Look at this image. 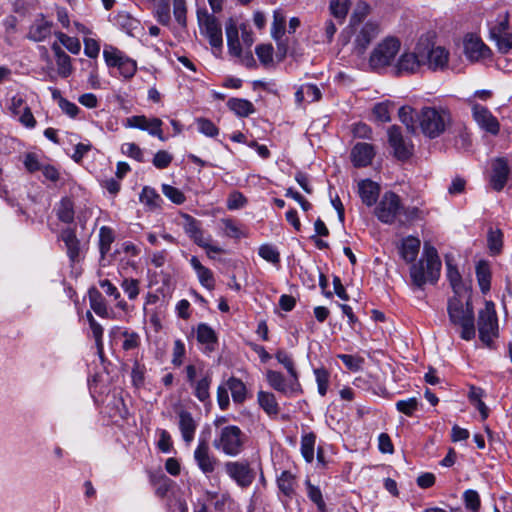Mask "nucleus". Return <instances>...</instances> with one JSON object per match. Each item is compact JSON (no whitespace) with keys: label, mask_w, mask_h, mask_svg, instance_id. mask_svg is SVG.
I'll use <instances>...</instances> for the list:
<instances>
[{"label":"nucleus","mask_w":512,"mask_h":512,"mask_svg":"<svg viewBox=\"0 0 512 512\" xmlns=\"http://www.w3.org/2000/svg\"><path fill=\"white\" fill-rule=\"evenodd\" d=\"M448 315L454 325L461 327V338L471 340L475 337L474 311L471 305V293L466 297L454 295L448 301Z\"/></svg>","instance_id":"1"},{"label":"nucleus","mask_w":512,"mask_h":512,"mask_svg":"<svg viewBox=\"0 0 512 512\" xmlns=\"http://www.w3.org/2000/svg\"><path fill=\"white\" fill-rule=\"evenodd\" d=\"M441 261L437 250L429 243L424 244L423 258L410 267V277L414 285L422 287L427 280L432 282L438 279Z\"/></svg>","instance_id":"2"},{"label":"nucleus","mask_w":512,"mask_h":512,"mask_svg":"<svg viewBox=\"0 0 512 512\" xmlns=\"http://www.w3.org/2000/svg\"><path fill=\"white\" fill-rule=\"evenodd\" d=\"M246 441L247 437L240 427L226 425L217 431L213 447L226 456L236 457L243 452Z\"/></svg>","instance_id":"3"},{"label":"nucleus","mask_w":512,"mask_h":512,"mask_svg":"<svg viewBox=\"0 0 512 512\" xmlns=\"http://www.w3.org/2000/svg\"><path fill=\"white\" fill-rule=\"evenodd\" d=\"M422 133L433 139L440 136L450 123L449 112L442 107H424L417 114Z\"/></svg>","instance_id":"4"},{"label":"nucleus","mask_w":512,"mask_h":512,"mask_svg":"<svg viewBox=\"0 0 512 512\" xmlns=\"http://www.w3.org/2000/svg\"><path fill=\"white\" fill-rule=\"evenodd\" d=\"M401 47L398 38L389 36L380 41L371 51L369 56V66L373 70L384 69L395 63Z\"/></svg>","instance_id":"5"},{"label":"nucleus","mask_w":512,"mask_h":512,"mask_svg":"<svg viewBox=\"0 0 512 512\" xmlns=\"http://www.w3.org/2000/svg\"><path fill=\"white\" fill-rule=\"evenodd\" d=\"M351 28L353 52L363 56L370 44L380 35L381 26L377 21L369 20L354 24Z\"/></svg>","instance_id":"6"},{"label":"nucleus","mask_w":512,"mask_h":512,"mask_svg":"<svg viewBox=\"0 0 512 512\" xmlns=\"http://www.w3.org/2000/svg\"><path fill=\"white\" fill-rule=\"evenodd\" d=\"M402 209L400 197L394 192H385L375 208V215L382 223L392 224L401 215Z\"/></svg>","instance_id":"7"},{"label":"nucleus","mask_w":512,"mask_h":512,"mask_svg":"<svg viewBox=\"0 0 512 512\" xmlns=\"http://www.w3.org/2000/svg\"><path fill=\"white\" fill-rule=\"evenodd\" d=\"M478 330L480 339L490 344L498 332V321L493 302H486L485 308L479 312Z\"/></svg>","instance_id":"8"},{"label":"nucleus","mask_w":512,"mask_h":512,"mask_svg":"<svg viewBox=\"0 0 512 512\" xmlns=\"http://www.w3.org/2000/svg\"><path fill=\"white\" fill-rule=\"evenodd\" d=\"M423 68L420 57V43L412 51H404L393 65L396 76H407L421 72Z\"/></svg>","instance_id":"9"},{"label":"nucleus","mask_w":512,"mask_h":512,"mask_svg":"<svg viewBox=\"0 0 512 512\" xmlns=\"http://www.w3.org/2000/svg\"><path fill=\"white\" fill-rule=\"evenodd\" d=\"M420 57H422L423 67L431 71H443L448 66L449 52L441 46L420 43Z\"/></svg>","instance_id":"10"},{"label":"nucleus","mask_w":512,"mask_h":512,"mask_svg":"<svg viewBox=\"0 0 512 512\" xmlns=\"http://www.w3.org/2000/svg\"><path fill=\"white\" fill-rule=\"evenodd\" d=\"M224 469L240 488L249 487L255 479V472L247 461H228L225 463Z\"/></svg>","instance_id":"11"},{"label":"nucleus","mask_w":512,"mask_h":512,"mask_svg":"<svg viewBox=\"0 0 512 512\" xmlns=\"http://www.w3.org/2000/svg\"><path fill=\"white\" fill-rule=\"evenodd\" d=\"M193 457L199 470L206 476L214 473L219 465V460L211 453L209 444L205 439H199Z\"/></svg>","instance_id":"12"},{"label":"nucleus","mask_w":512,"mask_h":512,"mask_svg":"<svg viewBox=\"0 0 512 512\" xmlns=\"http://www.w3.org/2000/svg\"><path fill=\"white\" fill-rule=\"evenodd\" d=\"M388 142L398 160H407L413 153V144L409 139L403 137L400 128L397 126H391L388 129Z\"/></svg>","instance_id":"13"},{"label":"nucleus","mask_w":512,"mask_h":512,"mask_svg":"<svg viewBox=\"0 0 512 512\" xmlns=\"http://www.w3.org/2000/svg\"><path fill=\"white\" fill-rule=\"evenodd\" d=\"M201 32L207 37L210 45L214 48H221L223 44L222 28L219 21L213 15H198Z\"/></svg>","instance_id":"14"},{"label":"nucleus","mask_w":512,"mask_h":512,"mask_svg":"<svg viewBox=\"0 0 512 512\" xmlns=\"http://www.w3.org/2000/svg\"><path fill=\"white\" fill-rule=\"evenodd\" d=\"M162 120L156 117L148 118L144 115H135L127 118V127L136 128L148 132L151 136L157 137L161 141H165L162 131Z\"/></svg>","instance_id":"15"},{"label":"nucleus","mask_w":512,"mask_h":512,"mask_svg":"<svg viewBox=\"0 0 512 512\" xmlns=\"http://www.w3.org/2000/svg\"><path fill=\"white\" fill-rule=\"evenodd\" d=\"M53 22L39 13L31 22L26 38L32 42H44L52 35Z\"/></svg>","instance_id":"16"},{"label":"nucleus","mask_w":512,"mask_h":512,"mask_svg":"<svg viewBox=\"0 0 512 512\" xmlns=\"http://www.w3.org/2000/svg\"><path fill=\"white\" fill-rule=\"evenodd\" d=\"M266 376L269 385L285 396L291 397L301 391L298 378L290 377V380L287 381L280 372L273 370H268Z\"/></svg>","instance_id":"17"},{"label":"nucleus","mask_w":512,"mask_h":512,"mask_svg":"<svg viewBox=\"0 0 512 512\" xmlns=\"http://www.w3.org/2000/svg\"><path fill=\"white\" fill-rule=\"evenodd\" d=\"M472 112L474 120L482 129L493 135L498 134L500 129L499 122L486 107L475 104Z\"/></svg>","instance_id":"18"},{"label":"nucleus","mask_w":512,"mask_h":512,"mask_svg":"<svg viewBox=\"0 0 512 512\" xmlns=\"http://www.w3.org/2000/svg\"><path fill=\"white\" fill-rule=\"evenodd\" d=\"M465 55L472 61H478L489 56L490 49L477 37L470 36L464 41Z\"/></svg>","instance_id":"19"},{"label":"nucleus","mask_w":512,"mask_h":512,"mask_svg":"<svg viewBox=\"0 0 512 512\" xmlns=\"http://www.w3.org/2000/svg\"><path fill=\"white\" fill-rule=\"evenodd\" d=\"M508 172L509 167L504 158H497L494 160L490 179L493 189L500 191L504 188L507 182Z\"/></svg>","instance_id":"20"},{"label":"nucleus","mask_w":512,"mask_h":512,"mask_svg":"<svg viewBox=\"0 0 512 512\" xmlns=\"http://www.w3.org/2000/svg\"><path fill=\"white\" fill-rule=\"evenodd\" d=\"M379 193L380 187L376 182L370 179H364L358 182V194L362 202L368 207L377 202Z\"/></svg>","instance_id":"21"},{"label":"nucleus","mask_w":512,"mask_h":512,"mask_svg":"<svg viewBox=\"0 0 512 512\" xmlns=\"http://www.w3.org/2000/svg\"><path fill=\"white\" fill-rule=\"evenodd\" d=\"M178 418V425L182 438L186 444H190L194 439L197 423L194 420L192 414L185 410L179 411Z\"/></svg>","instance_id":"22"},{"label":"nucleus","mask_w":512,"mask_h":512,"mask_svg":"<svg viewBox=\"0 0 512 512\" xmlns=\"http://www.w3.org/2000/svg\"><path fill=\"white\" fill-rule=\"evenodd\" d=\"M374 157V148L368 143H357L351 151V159L356 167L369 165Z\"/></svg>","instance_id":"23"},{"label":"nucleus","mask_w":512,"mask_h":512,"mask_svg":"<svg viewBox=\"0 0 512 512\" xmlns=\"http://www.w3.org/2000/svg\"><path fill=\"white\" fill-rule=\"evenodd\" d=\"M189 262L195 271L200 284L210 291L213 290L215 288V278L213 272L209 268L202 265L196 256H192Z\"/></svg>","instance_id":"24"},{"label":"nucleus","mask_w":512,"mask_h":512,"mask_svg":"<svg viewBox=\"0 0 512 512\" xmlns=\"http://www.w3.org/2000/svg\"><path fill=\"white\" fill-rule=\"evenodd\" d=\"M182 227L188 237L198 245L205 238L201 222L189 214H182Z\"/></svg>","instance_id":"25"},{"label":"nucleus","mask_w":512,"mask_h":512,"mask_svg":"<svg viewBox=\"0 0 512 512\" xmlns=\"http://www.w3.org/2000/svg\"><path fill=\"white\" fill-rule=\"evenodd\" d=\"M212 375L209 372L201 374L200 377L190 386L193 389V395L202 403L210 401V386Z\"/></svg>","instance_id":"26"},{"label":"nucleus","mask_w":512,"mask_h":512,"mask_svg":"<svg viewBox=\"0 0 512 512\" xmlns=\"http://www.w3.org/2000/svg\"><path fill=\"white\" fill-rule=\"evenodd\" d=\"M61 240L64 242L67 249V255L71 261H76L80 254V241L76 233L71 228H66L61 231Z\"/></svg>","instance_id":"27"},{"label":"nucleus","mask_w":512,"mask_h":512,"mask_svg":"<svg viewBox=\"0 0 512 512\" xmlns=\"http://www.w3.org/2000/svg\"><path fill=\"white\" fill-rule=\"evenodd\" d=\"M447 278L453 289L454 295L466 297L468 293H470L468 286L463 283L459 271L450 262H447Z\"/></svg>","instance_id":"28"},{"label":"nucleus","mask_w":512,"mask_h":512,"mask_svg":"<svg viewBox=\"0 0 512 512\" xmlns=\"http://www.w3.org/2000/svg\"><path fill=\"white\" fill-rule=\"evenodd\" d=\"M420 240L413 236H408L402 240L400 255L407 263H413L419 253Z\"/></svg>","instance_id":"29"},{"label":"nucleus","mask_w":512,"mask_h":512,"mask_svg":"<svg viewBox=\"0 0 512 512\" xmlns=\"http://www.w3.org/2000/svg\"><path fill=\"white\" fill-rule=\"evenodd\" d=\"M103 58L109 68H117L119 70L124 64V59H128L129 57L118 48L112 45H105Z\"/></svg>","instance_id":"30"},{"label":"nucleus","mask_w":512,"mask_h":512,"mask_svg":"<svg viewBox=\"0 0 512 512\" xmlns=\"http://www.w3.org/2000/svg\"><path fill=\"white\" fill-rule=\"evenodd\" d=\"M225 28L229 52L234 56H240L242 49L239 41L238 29L233 19H229Z\"/></svg>","instance_id":"31"},{"label":"nucleus","mask_w":512,"mask_h":512,"mask_svg":"<svg viewBox=\"0 0 512 512\" xmlns=\"http://www.w3.org/2000/svg\"><path fill=\"white\" fill-rule=\"evenodd\" d=\"M257 400L260 407L269 415L277 416L279 413V406L274 394L265 391H259Z\"/></svg>","instance_id":"32"},{"label":"nucleus","mask_w":512,"mask_h":512,"mask_svg":"<svg viewBox=\"0 0 512 512\" xmlns=\"http://www.w3.org/2000/svg\"><path fill=\"white\" fill-rule=\"evenodd\" d=\"M99 286L104 290V292L108 295L113 297V299L116 301V307L124 312L129 311V305L127 302L121 297V294L118 290V288L110 282L108 279L100 280Z\"/></svg>","instance_id":"33"},{"label":"nucleus","mask_w":512,"mask_h":512,"mask_svg":"<svg viewBox=\"0 0 512 512\" xmlns=\"http://www.w3.org/2000/svg\"><path fill=\"white\" fill-rule=\"evenodd\" d=\"M227 106L240 117H247L255 112L253 104L246 99L231 98L227 101Z\"/></svg>","instance_id":"34"},{"label":"nucleus","mask_w":512,"mask_h":512,"mask_svg":"<svg viewBox=\"0 0 512 512\" xmlns=\"http://www.w3.org/2000/svg\"><path fill=\"white\" fill-rule=\"evenodd\" d=\"M286 16L281 9H276L273 13V22L271 27V36L275 41H279L285 34Z\"/></svg>","instance_id":"35"},{"label":"nucleus","mask_w":512,"mask_h":512,"mask_svg":"<svg viewBox=\"0 0 512 512\" xmlns=\"http://www.w3.org/2000/svg\"><path fill=\"white\" fill-rule=\"evenodd\" d=\"M227 385L231 391L232 399L235 403H242L246 399V386L245 384L236 377H230L227 380Z\"/></svg>","instance_id":"36"},{"label":"nucleus","mask_w":512,"mask_h":512,"mask_svg":"<svg viewBox=\"0 0 512 512\" xmlns=\"http://www.w3.org/2000/svg\"><path fill=\"white\" fill-rule=\"evenodd\" d=\"M119 331L121 336L124 338L122 348L125 351L134 350L140 345V335L135 331H129L127 329L121 330L119 327H114L112 333Z\"/></svg>","instance_id":"37"},{"label":"nucleus","mask_w":512,"mask_h":512,"mask_svg":"<svg viewBox=\"0 0 512 512\" xmlns=\"http://www.w3.org/2000/svg\"><path fill=\"white\" fill-rule=\"evenodd\" d=\"M279 490L287 497L291 498L295 492V478L289 471H283L277 478Z\"/></svg>","instance_id":"38"},{"label":"nucleus","mask_w":512,"mask_h":512,"mask_svg":"<svg viewBox=\"0 0 512 512\" xmlns=\"http://www.w3.org/2000/svg\"><path fill=\"white\" fill-rule=\"evenodd\" d=\"M89 301L91 309L100 317L107 318L109 316L106 302L102 295L94 290L89 293Z\"/></svg>","instance_id":"39"},{"label":"nucleus","mask_w":512,"mask_h":512,"mask_svg":"<svg viewBox=\"0 0 512 512\" xmlns=\"http://www.w3.org/2000/svg\"><path fill=\"white\" fill-rule=\"evenodd\" d=\"M349 0H330L329 10L331 15L342 23L349 11Z\"/></svg>","instance_id":"40"},{"label":"nucleus","mask_w":512,"mask_h":512,"mask_svg":"<svg viewBox=\"0 0 512 512\" xmlns=\"http://www.w3.org/2000/svg\"><path fill=\"white\" fill-rule=\"evenodd\" d=\"M490 38L509 30V13L499 14L495 21L488 23Z\"/></svg>","instance_id":"41"},{"label":"nucleus","mask_w":512,"mask_h":512,"mask_svg":"<svg viewBox=\"0 0 512 512\" xmlns=\"http://www.w3.org/2000/svg\"><path fill=\"white\" fill-rule=\"evenodd\" d=\"M476 276L483 293L490 289L491 273L486 262H479L476 266Z\"/></svg>","instance_id":"42"},{"label":"nucleus","mask_w":512,"mask_h":512,"mask_svg":"<svg viewBox=\"0 0 512 512\" xmlns=\"http://www.w3.org/2000/svg\"><path fill=\"white\" fill-rule=\"evenodd\" d=\"M58 219L64 223H72L74 221V207L73 202L64 198L60 201L57 207Z\"/></svg>","instance_id":"43"},{"label":"nucleus","mask_w":512,"mask_h":512,"mask_svg":"<svg viewBox=\"0 0 512 512\" xmlns=\"http://www.w3.org/2000/svg\"><path fill=\"white\" fill-rule=\"evenodd\" d=\"M315 442L316 436L313 433H307L301 438V454L308 463L314 459Z\"/></svg>","instance_id":"44"},{"label":"nucleus","mask_w":512,"mask_h":512,"mask_svg":"<svg viewBox=\"0 0 512 512\" xmlns=\"http://www.w3.org/2000/svg\"><path fill=\"white\" fill-rule=\"evenodd\" d=\"M394 104L390 101L380 102L374 105L373 115L377 121L389 122L391 120V113L394 110Z\"/></svg>","instance_id":"45"},{"label":"nucleus","mask_w":512,"mask_h":512,"mask_svg":"<svg viewBox=\"0 0 512 512\" xmlns=\"http://www.w3.org/2000/svg\"><path fill=\"white\" fill-rule=\"evenodd\" d=\"M114 232L110 227L102 226L99 230V249L104 256L110 251L111 244L114 242Z\"/></svg>","instance_id":"46"},{"label":"nucleus","mask_w":512,"mask_h":512,"mask_svg":"<svg viewBox=\"0 0 512 512\" xmlns=\"http://www.w3.org/2000/svg\"><path fill=\"white\" fill-rule=\"evenodd\" d=\"M197 340L201 344L210 346L216 343L217 337L215 331L209 325L201 323L197 327Z\"/></svg>","instance_id":"47"},{"label":"nucleus","mask_w":512,"mask_h":512,"mask_svg":"<svg viewBox=\"0 0 512 512\" xmlns=\"http://www.w3.org/2000/svg\"><path fill=\"white\" fill-rule=\"evenodd\" d=\"M140 200L142 203L151 208H159L162 203L161 196L153 188L150 187L143 188L140 195Z\"/></svg>","instance_id":"48"},{"label":"nucleus","mask_w":512,"mask_h":512,"mask_svg":"<svg viewBox=\"0 0 512 512\" xmlns=\"http://www.w3.org/2000/svg\"><path fill=\"white\" fill-rule=\"evenodd\" d=\"M219 223L221 225L222 232L226 237L239 239L244 236L235 221L231 218H222Z\"/></svg>","instance_id":"49"},{"label":"nucleus","mask_w":512,"mask_h":512,"mask_svg":"<svg viewBox=\"0 0 512 512\" xmlns=\"http://www.w3.org/2000/svg\"><path fill=\"white\" fill-rule=\"evenodd\" d=\"M129 300H135L140 294V281L134 278H124L120 284Z\"/></svg>","instance_id":"50"},{"label":"nucleus","mask_w":512,"mask_h":512,"mask_svg":"<svg viewBox=\"0 0 512 512\" xmlns=\"http://www.w3.org/2000/svg\"><path fill=\"white\" fill-rule=\"evenodd\" d=\"M398 116L400 121L406 126V128L412 132H416V125L413 115V109L409 106H402L399 108Z\"/></svg>","instance_id":"51"},{"label":"nucleus","mask_w":512,"mask_h":512,"mask_svg":"<svg viewBox=\"0 0 512 512\" xmlns=\"http://www.w3.org/2000/svg\"><path fill=\"white\" fill-rule=\"evenodd\" d=\"M275 357L285 367L291 378H298L293 359L289 353L284 350H278Z\"/></svg>","instance_id":"52"},{"label":"nucleus","mask_w":512,"mask_h":512,"mask_svg":"<svg viewBox=\"0 0 512 512\" xmlns=\"http://www.w3.org/2000/svg\"><path fill=\"white\" fill-rule=\"evenodd\" d=\"M162 193L174 204L181 205L185 202L186 197L184 193L178 188L163 184L162 185Z\"/></svg>","instance_id":"53"},{"label":"nucleus","mask_w":512,"mask_h":512,"mask_svg":"<svg viewBox=\"0 0 512 512\" xmlns=\"http://www.w3.org/2000/svg\"><path fill=\"white\" fill-rule=\"evenodd\" d=\"M465 507L472 512H477L480 508V496L476 490L468 489L463 493Z\"/></svg>","instance_id":"54"},{"label":"nucleus","mask_w":512,"mask_h":512,"mask_svg":"<svg viewBox=\"0 0 512 512\" xmlns=\"http://www.w3.org/2000/svg\"><path fill=\"white\" fill-rule=\"evenodd\" d=\"M418 399L416 397H411L404 400H399L396 402V409L405 414L406 416H412L414 412L418 409Z\"/></svg>","instance_id":"55"},{"label":"nucleus","mask_w":512,"mask_h":512,"mask_svg":"<svg viewBox=\"0 0 512 512\" xmlns=\"http://www.w3.org/2000/svg\"><path fill=\"white\" fill-rule=\"evenodd\" d=\"M57 65V73L62 78H67L71 75L73 68L71 58L68 54L55 58Z\"/></svg>","instance_id":"56"},{"label":"nucleus","mask_w":512,"mask_h":512,"mask_svg":"<svg viewBox=\"0 0 512 512\" xmlns=\"http://www.w3.org/2000/svg\"><path fill=\"white\" fill-rule=\"evenodd\" d=\"M370 6L366 2H358L350 19V26L363 23L362 21L369 15Z\"/></svg>","instance_id":"57"},{"label":"nucleus","mask_w":512,"mask_h":512,"mask_svg":"<svg viewBox=\"0 0 512 512\" xmlns=\"http://www.w3.org/2000/svg\"><path fill=\"white\" fill-rule=\"evenodd\" d=\"M503 234L499 229H490L488 233V246L493 254H498L501 251L503 244Z\"/></svg>","instance_id":"58"},{"label":"nucleus","mask_w":512,"mask_h":512,"mask_svg":"<svg viewBox=\"0 0 512 512\" xmlns=\"http://www.w3.org/2000/svg\"><path fill=\"white\" fill-rule=\"evenodd\" d=\"M197 122V127H198V131L207 136V137H215L218 135L219 133V130L218 128L216 127V125L210 121L209 119H206V118H198L196 120Z\"/></svg>","instance_id":"59"},{"label":"nucleus","mask_w":512,"mask_h":512,"mask_svg":"<svg viewBox=\"0 0 512 512\" xmlns=\"http://www.w3.org/2000/svg\"><path fill=\"white\" fill-rule=\"evenodd\" d=\"M491 39L496 42L498 49L502 53H507L512 48V33L509 30L500 33Z\"/></svg>","instance_id":"60"},{"label":"nucleus","mask_w":512,"mask_h":512,"mask_svg":"<svg viewBox=\"0 0 512 512\" xmlns=\"http://www.w3.org/2000/svg\"><path fill=\"white\" fill-rule=\"evenodd\" d=\"M186 2L185 0H173V14L175 20L182 27L186 26Z\"/></svg>","instance_id":"61"},{"label":"nucleus","mask_w":512,"mask_h":512,"mask_svg":"<svg viewBox=\"0 0 512 512\" xmlns=\"http://www.w3.org/2000/svg\"><path fill=\"white\" fill-rule=\"evenodd\" d=\"M259 256L270 263H278L280 261L279 252L272 245H262L259 248Z\"/></svg>","instance_id":"62"},{"label":"nucleus","mask_w":512,"mask_h":512,"mask_svg":"<svg viewBox=\"0 0 512 512\" xmlns=\"http://www.w3.org/2000/svg\"><path fill=\"white\" fill-rule=\"evenodd\" d=\"M256 55L260 62L268 65L273 61V47L271 44H262L256 47Z\"/></svg>","instance_id":"63"},{"label":"nucleus","mask_w":512,"mask_h":512,"mask_svg":"<svg viewBox=\"0 0 512 512\" xmlns=\"http://www.w3.org/2000/svg\"><path fill=\"white\" fill-rule=\"evenodd\" d=\"M156 17H157V21L160 24H162L164 26L169 25L171 16H170V7H169V4L167 1L162 0L161 2H159L157 9H156Z\"/></svg>","instance_id":"64"}]
</instances>
